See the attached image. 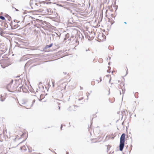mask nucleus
<instances>
[{
	"label": "nucleus",
	"mask_w": 154,
	"mask_h": 154,
	"mask_svg": "<svg viewBox=\"0 0 154 154\" xmlns=\"http://www.w3.org/2000/svg\"><path fill=\"white\" fill-rule=\"evenodd\" d=\"M124 23L125 24H126V22H124Z\"/></svg>",
	"instance_id": "obj_23"
},
{
	"label": "nucleus",
	"mask_w": 154,
	"mask_h": 154,
	"mask_svg": "<svg viewBox=\"0 0 154 154\" xmlns=\"http://www.w3.org/2000/svg\"><path fill=\"white\" fill-rule=\"evenodd\" d=\"M5 33V31L2 29H0V34L2 36H4Z\"/></svg>",
	"instance_id": "obj_4"
},
{
	"label": "nucleus",
	"mask_w": 154,
	"mask_h": 154,
	"mask_svg": "<svg viewBox=\"0 0 154 154\" xmlns=\"http://www.w3.org/2000/svg\"><path fill=\"white\" fill-rule=\"evenodd\" d=\"M100 82H101V78H100Z\"/></svg>",
	"instance_id": "obj_21"
},
{
	"label": "nucleus",
	"mask_w": 154,
	"mask_h": 154,
	"mask_svg": "<svg viewBox=\"0 0 154 154\" xmlns=\"http://www.w3.org/2000/svg\"><path fill=\"white\" fill-rule=\"evenodd\" d=\"M63 73H64V74H66V73H64V72H63Z\"/></svg>",
	"instance_id": "obj_29"
},
{
	"label": "nucleus",
	"mask_w": 154,
	"mask_h": 154,
	"mask_svg": "<svg viewBox=\"0 0 154 154\" xmlns=\"http://www.w3.org/2000/svg\"><path fill=\"white\" fill-rule=\"evenodd\" d=\"M120 94H122V92L121 91H120Z\"/></svg>",
	"instance_id": "obj_22"
},
{
	"label": "nucleus",
	"mask_w": 154,
	"mask_h": 154,
	"mask_svg": "<svg viewBox=\"0 0 154 154\" xmlns=\"http://www.w3.org/2000/svg\"><path fill=\"white\" fill-rule=\"evenodd\" d=\"M15 10H16V11H19V10L18 9H16V8H15Z\"/></svg>",
	"instance_id": "obj_16"
},
{
	"label": "nucleus",
	"mask_w": 154,
	"mask_h": 154,
	"mask_svg": "<svg viewBox=\"0 0 154 154\" xmlns=\"http://www.w3.org/2000/svg\"><path fill=\"white\" fill-rule=\"evenodd\" d=\"M18 91H22L23 92H26L27 90L23 86H20L18 89Z\"/></svg>",
	"instance_id": "obj_3"
},
{
	"label": "nucleus",
	"mask_w": 154,
	"mask_h": 154,
	"mask_svg": "<svg viewBox=\"0 0 154 154\" xmlns=\"http://www.w3.org/2000/svg\"><path fill=\"white\" fill-rule=\"evenodd\" d=\"M110 81H111V79H110L109 81V82L110 83Z\"/></svg>",
	"instance_id": "obj_26"
},
{
	"label": "nucleus",
	"mask_w": 154,
	"mask_h": 154,
	"mask_svg": "<svg viewBox=\"0 0 154 154\" xmlns=\"http://www.w3.org/2000/svg\"><path fill=\"white\" fill-rule=\"evenodd\" d=\"M16 44H17V45H20L18 44V42H16Z\"/></svg>",
	"instance_id": "obj_19"
},
{
	"label": "nucleus",
	"mask_w": 154,
	"mask_h": 154,
	"mask_svg": "<svg viewBox=\"0 0 154 154\" xmlns=\"http://www.w3.org/2000/svg\"><path fill=\"white\" fill-rule=\"evenodd\" d=\"M53 45V44L52 43H51V44L49 45H47L46 46V48H50Z\"/></svg>",
	"instance_id": "obj_8"
},
{
	"label": "nucleus",
	"mask_w": 154,
	"mask_h": 154,
	"mask_svg": "<svg viewBox=\"0 0 154 154\" xmlns=\"http://www.w3.org/2000/svg\"><path fill=\"white\" fill-rule=\"evenodd\" d=\"M31 17L32 19L33 18L32 17Z\"/></svg>",
	"instance_id": "obj_27"
},
{
	"label": "nucleus",
	"mask_w": 154,
	"mask_h": 154,
	"mask_svg": "<svg viewBox=\"0 0 154 154\" xmlns=\"http://www.w3.org/2000/svg\"><path fill=\"white\" fill-rule=\"evenodd\" d=\"M62 126L61 125L60 128H61V129H62Z\"/></svg>",
	"instance_id": "obj_24"
},
{
	"label": "nucleus",
	"mask_w": 154,
	"mask_h": 154,
	"mask_svg": "<svg viewBox=\"0 0 154 154\" xmlns=\"http://www.w3.org/2000/svg\"><path fill=\"white\" fill-rule=\"evenodd\" d=\"M107 72H109L110 71H108V70H107Z\"/></svg>",
	"instance_id": "obj_25"
},
{
	"label": "nucleus",
	"mask_w": 154,
	"mask_h": 154,
	"mask_svg": "<svg viewBox=\"0 0 154 154\" xmlns=\"http://www.w3.org/2000/svg\"><path fill=\"white\" fill-rule=\"evenodd\" d=\"M20 149L24 151H26V149L25 146H23L21 147H20Z\"/></svg>",
	"instance_id": "obj_6"
},
{
	"label": "nucleus",
	"mask_w": 154,
	"mask_h": 154,
	"mask_svg": "<svg viewBox=\"0 0 154 154\" xmlns=\"http://www.w3.org/2000/svg\"><path fill=\"white\" fill-rule=\"evenodd\" d=\"M53 84V86L54 87V83L53 82H52Z\"/></svg>",
	"instance_id": "obj_18"
},
{
	"label": "nucleus",
	"mask_w": 154,
	"mask_h": 154,
	"mask_svg": "<svg viewBox=\"0 0 154 154\" xmlns=\"http://www.w3.org/2000/svg\"><path fill=\"white\" fill-rule=\"evenodd\" d=\"M75 107L74 106H70L68 108V110L69 111H72V109L73 108H74Z\"/></svg>",
	"instance_id": "obj_7"
},
{
	"label": "nucleus",
	"mask_w": 154,
	"mask_h": 154,
	"mask_svg": "<svg viewBox=\"0 0 154 154\" xmlns=\"http://www.w3.org/2000/svg\"><path fill=\"white\" fill-rule=\"evenodd\" d=\"M86 51H87V50H86Z\"/></svg>",
	"instance_id": "obj_31"
},
{
	"label": "nucleus",
	"mask_w": 154,
	"mask_h": 154,
	"mask_svg": "<svg viewBox=\"0 0 154 154\" xmlns=\"http://www.w3.org/2000/svg\"><path fill=\"white\" fill-rule=\"evenodd\" d=\"M122 94H123L125 93V90L124 89V90H123V89H122Z\"/></svg>",
	"instance_id": "obj_12"
},
{
	"label": "nucleus",
	"mask_w": 154,
	"mask_h": 154,
	"mask_svg": "<svg viewBox=\"0 0 154 154\" xmlns=\"http://www.w3.org/2000/svg\"><path fill=\"white\" fill-rule=\"evenodd\" d=\"M17 20H14V22H17Z\"/></svg>",
	"instance_id": "obj_15"
},
{
	"label": "nucleus",
	"mask_w": 154,
	"mask_h": 154,
	"mask_svg": "<svg viewBox=\"0 0 154 154\" xmlns=\"http://www.w3.org/2000/svg\"><path fill=\"white\" fill-rule=\"evenodd\" d=\"M66 154H69V152H67Z\"/></svg>",
	"instance_id": "obj_28"
},
{
	"label": "nucleus",
	"mask_w": 154,
	"mask_h": 154,
	"mask_svg": "<svg viewBox=\"0 0 154 154\" xmlns=\"http://www.w3.org/2000/svg\"><path fill=\"white\" fill-rule=\"evenodd\" d=\"M7 88L8 91L10 92H12L14 89L12 84H9L7 86Z\"/></svg>",
	"instance_id": "obj_2"
},
{
	"label": "nucleus",
	"mask_w": 154,
	"mask_h": 154,
	"mask_svg": "<svg viewBox=\"0 0 154 154\" xmlns=\"http://www.w3.org/2000/svg\"><path fill=\"white\" fill-rule=\"evenodd\" d=\"M35 100H33L32 102V103L31 105H30V106H28L27 107H26V109H29L31 107H32L33 106V104L35 103Z\"/></svg>",
	"instance_id": "obj_5"
},
{
	"label": "nucleus",
	"mask_w": 154,
	"mask_h": 154,
	"mask_svg": "<svg viewBox=\"0 0 154 154\" xmlns=\"http://www.w3.org/2000/svg\"><path fill=\"white\" fill-rule=\"evenodd\" d=\"M47 10H48V13L47 14H50L51 13V11L50 12H49V11H50V9H47Z\"/></svg>",
	"instance_id": "obj_11"
},
{
	"label": "nucleus",
	"mask_w": 154,
	"mask_h": 154,
	"mask_svg": "<svg viewBox=\"0 0 154 154\" xmlns=\"http://www.w3.org/2000/svg\"><path fill=\"white\" fill-rule=\"evenodd\" d=\"M88 39H91V38H90V36H89V38H88Z\"/></svg>",
	"instance_id": "obj_20"
},
{
	"label": "nucleus",
	"mask_w": 154,
	"mask_h": 154,
	"mask_svg": "<svg viewBox=\"0 0 154 154\" xmlns=\"http://www.w3.org/2000/svg\"><path fill=\"white\" fill-rule=\"evenodd\" d=\"M0 19L2 20H4L5 19V17H4L2 16H0Z\"/></svg>",
	"instance_id": "obj_10"
},
{
	"label": "nucleus",
	"mask_w": 154,
	"mask_h": 154,
	"mask_svg": "<svg viewBox=\"0 0 154 154\" xmlns=\"http://www.w3.org/2000/svg\"><path fill=\"white\" fill-rule=\"evenodd\" d=\"M59 109H60V107L59 106Z\"/></svg>",
	"instance_id": "obj_30"
},
{
	"label": "nucleus",
	"mask_w": 154,
	"mask_h": 154,
	"mask_svg": "<svg viewBox=\"0 0 154 154\" xmlns=\"http://www.w3.org/2000/svg\"><path fill=\"white\" fill-rule=\"evenodd\" d=\"M125 134L123 133L121 136L120 138V142L119 145V150L122 151L123 150L125 142Z\"/></svg>",
	"instance_id": "obj_1"
},
{
	"label": "nucleus",
	"mask_w": 154,
	"mask_h": 154,
	"mask_svg": "<svg viewBox=\"0 0 154 154\" xmlns=\"http://www.w3.org/2000/svg\"><path fill=\"white\" fill-rule=\"evenodd\" d=\"M32 0H31L30 2V4L31 5V6H32L31 4L32 3Z\"/></svg>",
	"instance_id": "obj_13"
},
{
	"label": "nucleus",
	"mask_w": 154,
	"mask_h": 154,
	"mask_svg": "<svg viewBox=\"0 0 154 154\" xmlns=\"http://www.w3.org/2000/svg\"><path fill=\"white\" fill-rule=\"evenodd\" d=\"M9 65V64H6V65L5 64L4 65H1V66H2V67L3 68H5L6 67L8 66Z\"/></svg>",
	"instance_id": "obj_9"
},
{
	"label": "nucleus",
	"mask_w": 154,
	"mask_h": 154,
	"mask_svg": "<svg viewBox=\"0 0 154 154\" xmlns=\"http://www.w3.org/2000/svg\"><path fill=\"white\" fill-rule=\"evenodd\" d=\"M69 36V34H67L66 35V37H68Z\"/></svg>",
	"instance_id": "obj_14"
},
{
	"label": "nucleus",
	"mask_w": 154,
	"mask_h": 154,
	"mask_svg": "<svg viewBox=\"0 0 154 154\" xmlns=\"http://www.w3.org/2000/svg\"><path fill=\"white\" fill-rule=\"evenodd\" d=\"M1 100L2 101H3L4 100V99H1Z\"/></svg>",
	"instance_id": "obj_17"
}]
</instances>
